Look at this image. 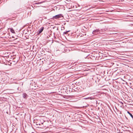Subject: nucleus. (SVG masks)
<instances>
[{
  "instance_id": "obj_1",
  "label": "nucleus",
  "mask_w": 133,
  "mask_h": 133,
  "mask_svg": "<svg viewBox=\"0 0 133 133\" xmlns=\"http://www.w3.org/2000/svg\"><path fill=\"white\" fill-rule=\"evenodd\" d=\"M92 33L94 35H97L99 33H101L100 30L98 29L95 30L93 31Z\"/></svg>"
},
{
  "instance_id": "obj_2",
  "label": "nucleus",
  "mask_w": 133,
  "mask_h": 133,
  "mask_svg": "<svg viewBox=\"0 0 133 133\" xmlns=\"http://www.w3.org/2000/svg\"><path fill=\"white\" fill-rule=\"evenodd\" d=\"M63 17L61 14H58L55 16L53 17V18L54 19H58L59 18H61V17Z\"/></svg>"
},
{
  "instance_id": "obj_3",
  "label": "nucleus",
  "mask_w": 133,
  "mask_h": 133,
  "mask_svg": "<svg viewBox=\"0 0 133 133\" xmlns=\"http://www.w3.org/2000/svg\"><path fill=\"white\" fill-rule=\"evenodd\" d=\"M43 29H44L43 27H42L41 28V29H39L38 30V34H39L41 33L43 31Z\"/></svg>"
},
{
  "instance_id": "obj_4",
  "label": "nucleus",
  "mask_w": 133,
  "mask_h": 133,
  "mask_svg": "<svg viewBox=\"0 0 133 133\" xmlns=\"http://www.w3.org/2000/svg\"><path fill=\"white\" fill-rule=\"evenodd\" d=\"M28 96L25 93H24L23 94V97L25 99H26Z\"/></svg>"
},
{
  "instance_id": "obj_5",
  "label": "nucleus",
  "mask_w": 133,
  "mask_h": 133,
  "mask_svg": "<svg viewBox=\"0 0 133 133\" xmlns=\"http://www.w3.org/2000/svg\"><path fill=\"white\" fill-rule=\"evenodd\" d=\"M86 99H91V100L93 99H95V97H94V96H92V97H89L86 98Z\"/></svg>"
},
{
  "instance_id": "obj_6",
  "label": "nucleus",
  "mask_w": 133,
  "mask_h": 133,
  "mask_svg": "<svg viewBox=\"0 0 133 133\" xmlns=\"http://www.w3.org/2000/svg\"><path fill=\"white\" fill-rule=\"evenodd\" d=\"M10 31L11 32L13 33H15V31H14V30L12 28H10Z\"/></svg>"
},
{
  "instance_id": "obj_7",
  "label": "nucleus",
  "mask_w": 133,
  "mask_h": 133,
  "mask_svg": "<svg viewBox=\"0 0 133 133\" xmlns=\"http://www.w3.org/2000/svg\"><path fill=\"white\" fill-rule=\"evenodd\" d=\"M127 113L130 115L131 116V117L133 118V116L128 111H127Z\"/></svg>"
},
{
  "instance_id": "obj_8",
  "label": "nucleus",
  "mask_w": 133,
  "mask_h": 133,
  "mask_svg": "<svg viewBox=\"0 0 133 133\" xmlns=\"http://www.w3.org/2000/svg\"><path fill=\"white\" fill-rule=\"evenodd\" d=\"M69 31H66V32H64L63 33V34H66L67 33V32H69Z\"/></svg>"
},
{
  "instance_id": "obj_9",
  "label": "nucleus",
  "mask_w": 133,
  "mask_h": 133,
  "mask_svg": "<svg viewBox=\"0 0 133 133\" xmlns=\"http://www.w3.org/2000/svg\"><path fill=\"white\" fill-rule=\"evenodd\" d=\"M122 103V104H123V103Z\"/></svg>"
}]
</instances>
